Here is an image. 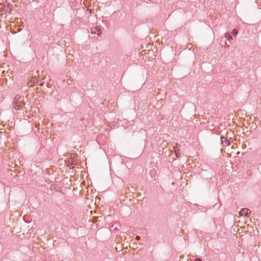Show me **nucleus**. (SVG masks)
Returning a JSON list of instances; mask_svg holds the SVG:
<instances>
[{"label":"nucleus","mask_w":261,"mask_h":261,"mask_svg":"<svg viewBox=\"0 0 261 261\" xmlns=\"http://www.w3.org/2000/svg\"><path fill=\"white\" fill-rule=\"evenodd\" d=\"M19 98H20V96L16 95V96H15V99L17 100Z\"/></svg>","instance_id":"11"},{"label":"nucleus","mask_w":261,"mask_h":261,"mask_svg":"<svg viewBox=\"0 0 261 261\" xmlns=\"http://www.w3.org/2000/svg\"><path fill=\"white\" fill-rule=\"evenodd\" d=\"M144 47L148 48V49H153L154 48L153 44H148V43H145L144 45H142V48H143Z\"/></svg>","instance_id":"2"},{"label":"nucleus","mask_w":261,"mask_h":261,"mask_svg":"<svg viewBox=\"0 0 261 261\" xmlns=\"http://www.w3.org/2000/svg\"><path fill=\"white\" fill-rule=\"evenodd\" d=\"M176 155L177 157H178V153H176Z\"/></svg>","instance_id":"16"},{"label":"nucleus","mask_w":261,"mask_h":261,"mask_svg":"<svg viewBox=\"0 0 261 261\" xmlns=\"http://www.w3.org/2000/svg\"><path fill=\"white\" fill-rule=\"evenodd\" d=\"M239 213L241 216L248 217L251 213V211L248 208H243L241 209Z\"/></svg>","instance_id":"1"},{"label":"nucleus","mask_w":261,"mask_h":261,"mask_svg":"<svg viewBox=\"0 0 261 261\" xmlns=\"http://www.w3.org/2000/svg\"><path fill=\"white\" fill-rule=\"evenodd\" d=\"M191 44H189L187 45V48H190L189 49H191V48L192 47V46H191Z\"/></svg>","instance_id":"10"},{"label":"nucleus","mask_w":261,"mask_h":261,"mask_svg":"<svg viewBox=\"0 0 261 261\" xmlns=\"http://www.w3.org/2000/svg\"><path fill=\"white\" fill-rule=\"evenodd\" d=\"M221 141L222 142V143H223V142H225L224 145L227 146L229 144V141L227 140L224 137L221 136Z\"/></svg>","instance_id":"3"},{"label":"nucleus","mask_w":261,"mask_h":261,"mask_svg":"<svg viewBox=\"0 0 261 261\" xmlns=\"http://www.w3.org/2000/svg\"><path fill=\"white\" fill-rule=\"evenodd\" d=\"M232 33L233 36H236L237 35V30L236 29H233L232 31Z\"/></svg>","instance_id":"7"},{"label":"nucleus","mask_w":261,"mask_h":261,"mask_svg":"<svg viewBox=\"0 0 261 261\" xmlns=\"http://www.w3.org/2000/svg\"><path fill=\"white\" fill-rule=\"evenodd\" d=\"M88 12H89L90 13H91V10H88Z\"/></svg>","instance_id":"13"},{"label":"nucleus","mask_w":261,"mask_h":261,"mask_svg":"<svg viewBox=\"0 0 261 261\" xmlns=\"http://www.w3.org/2000/svg\"><path fill=\"white\" fill-rule=\"evenodd\" d=\"M96 28L91 29V33L92 34H96Z\"/></svg>","instance_id":"6"},{"label":"nucleus","mask_w":261,"mask_h":261,"mask_svg":"<svg viewBox=\"0 0 261 261\" xmlns=\"http://www.w3.org/2000/svg\"><path fill=\"white\" fill-rule=\"evenodd\" d=\"M96 32H97V36H100V34H101L102 32L100 29H96Z\"/></svg>","instance_id":"4"},{"label":"nucleus","mask_w":261,"mask_h":261,"mask_svg":"<svg viewBox=\"0 0 261 261\" xmlns=\"http://www.w3.org/2000/svg\"><path fill=\"white\" fill-rule=\"evenodd\" d=\"M33 2H37V3H39V0H32Z\"/></svg>","instance_id":"12"},{"label":"nucleus","mask_w":261,"mask_h":261,"mask_svg":"<svg viewBox=\"0 0 261 261\" xmlns=\"http://www.w3.org/2000/svg\"><path fill=\"white\" fill-rule=\"evenodd\" d=\"M88 12H89L90 13H91V10H88Z\"/></svg>","instance_id":"14"},{"label":"nucleus","mask_w":261,"mask_h":261,"mask_svg":"<svg viewBox=\"0 0 261 261\" xmlns=\"http://www.w3.org/2000/svg\"><path fill=\"white\" fill-rule=\"evenodd\" d=\"M225 39L228 38V39H232V36L229 34H225Z\"/></svg>","instance_id":"5"},{"label":"nucleus","mask_w":261,"mask_h":261,"mask_svg":"<svg viewBox=\"0 0 261 261\" xmlns=\"http://www.w3.org/2000/svg\"><path fill=\"white\" fill-rule=\"evenodd\" d=\"M136 238H137V239H139V238H140V237H138V236H137V237H136Z\"/></svg>","instance_id":"17"},{"label":"nucleus","mask_w":261,"mask_h":261,"mask_svg":"<svg viewBox=\"0 0 261 261\" xmlns=\"http://www.w3.org/2000/svg\"><path fill=\"white\" fill-rule=\"evenodd\" d=\"M136 238H137V239H139V238H140V237H138V236H137V237H136Z\"/></svg>","instance_id":"18"},{"label":"nucleus","mask_w":261,"mask_h":261,"mask_svg":"<svg viewBox=\"0 0 261 261\" xmlns=\"http://www.w3.org/2000/svg\"><path fill=\"white\" fill-rule=\"evenodd\" d=\"M35 81H34L33 82V85H31V86L34 85H35Z\"/></svg>","instance_id":"15"},{"label":"nucleus","mask_w":261,"mask_h":261,"mask_svg":"<svg viewBox=\"0 0 261 261\" xmlns=\"http://www.w3.org/2000/svg\"><path fill=\"white\" fill-rule=\"evenodd\" d=\"M8 7H9L10 10H11L13 8V6L10 4L8 5Z\"/></svg>","instance_id":"8"},{"label":"nucleus","mask_w":261,"mask_h":261,"mask_svg":"<svg viewBox=\"0 0 261 261\" xmlns=\"http://www.w3.org/2000/svg\"><path fill=\"white\" fill-rule=\"evenodd\" d=\"M194 261H201V259L200 258H196Z\"/></svg>","instance_id":"9"}]
</instances>
